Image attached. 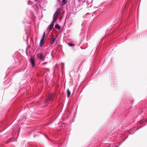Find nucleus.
Wrapping results in <instances>:
<instances>
[{"instance_id":"2eb2a0df","label":"nucleus","mask_w":147,"mask_h":147,"mask_svg":"<svg viewBox=\"0 0 147 147\" xmlns=\"http://www.w3.org/2000/svg\"><path fill=\"white\" fill-rule=\"evenodd\" d=\"M46 63H46V62H45V63H44V65H45V64Z\"/></svg>"},{"instance_id":"ddd939ff","label":"nucleus","mask_w":147,"mask_h":147,"mask_svg":"<svg viewBox=\"0 0 147 147\" xmlns=\"http://www.w3.org/2000/svg\"><path fill=\"white\" fill-rule=\"evenodd\" d=\"M65 4H66L65 3H63V2H62L61 3L60 5L61 6H63V5H64Z\"/></svg>"},{"instance_id":"f8f14e48","label":"nucleus","mask_w":147,"mask_h":147,"mask_svg":"<svg viewBox=\"0 0 147 147\" xmlns=\"http://www.w3.org/2000/svg\"><path fill=\"white\" fill-rule=\"evenodd\" d=\"M62 2L66 3L67 2V0H62Z\"/></svg>"},{"instance_id":"9d476101","label":"nucleus","mask_w":147,"mask_h":147,"mask_svg":"<svg viewBox=\"0 0 147 147\" xmlns=\"http://www.w3.org/2000/svg\"><path fill=\"white\" fill-rule=\"evenodd\" d=\"M68 45L70 46H73L74 45V43H69Z\"/></svg>"},{"instance_id":"dca6fc26","label":"nucleus","mask_w":147,"mask_h":147,"mask_svg":"<svg viewBox=\"0 0 147 147\" xmlns=\"http://www.w3.org/2000/svg\"><path fill=\"white\" fill-rule=\"evenodd\" d=\"M9 142V141H7V143H8Z\"/></svg>"},{"instance_id":"9b49d317","label":"nucleus","mask_w":147,"mask_h":147,"mask_svg":"<svg viewBox=\"0 0 147 147\" xmlns=\"http://www.w3.org/2000/svg\"><path fill=\"white\" fill-rule=\"evenodd\" d=\"M67 96L69 97L71 95V92H67Z\"/></svg>"},{"instance_id":"7ed1b4c3","label":"nucleus","mask_w":147,"mask_h":147,"mask_svg":"<svg viewBox=\"0 0 147 147\" xmlns=\"http://www.w3.org/2000/svg\"><path fill=\"white\" fill-rule=\"evenodd\" d=\"M58 16V15H57V14L56 15L54 14L53 16V22H55L57 21Z\"/></svg>"},{"instance_id":"39448f33","label":"nucleus","mask_w":147,"mask_h":147,"mask_svg":"<svg viewBox=\"0 0 147 147\" xmlns=\"http://www.w3.org/2000/svg\"><path fill=\"white\" fill-rule=\"evenodd\" d=\"M53 94L51 93L49 94L48 96V99L50 100H51L53 98Z\"/></svg>"},{"instance_id":"20e7f679","label":"nucleus","mask_w":147,"mask_h":147,"mask_svg":"<svg viewBox=\"0 0 147 147\" xmlns=\"http://www.w3.org/2000/svg\"><path fill=\"white\" fill-rule=\"evenodd\" d=\"M37 57L40 60H43L44 59L43 55L42 53H40L38 54Z\"/></svg>"},{"instance_id":"4468645a","label":"nucleus","mask_w":147,"mask_h":147,"mask_svg":"<svg viewBox=\"0 0 147 147\" xmlns=\"http://www.w3.org/2000/svg\"><path fill=\"white\" fill-rule=\"evenodd\" d=\"M67 92H70L69 91V90H68L67 91Z\"/></svg>"},{"instance_id":"423d86ee","label":"nucleus","mask_w":147,"mask_h":147,"mask_svg":"<svg viewBox=\"0 0 147 147\" xmlns=\"http://www.w3.org/2000/svg\"><path fill=\"white\" fill-rule=\"evenodd\" d=\"M56 37H54V36L52 37L51 38V40L50 43L51 45L53 44L55 40Z\"/></svg>"},{"instance_id":"1a4fd4ad","label":"nucleus","mask_w":147,"mask_h":147,"mask_svg":"<svg viewBox=\"0 0 147 147\" xmlns=\"http://www.w3.org/2000/svg\"><path fill=\"white\" fill-rule=\"evenodd\" d=\"M55 28L58 30H59L60 28V27L59 26L58 24H57L55 26Z\"/></svg>"},{"instance_id":"f03ea898","label":"nucleus","mask_w":147,"mask_h":147,"mask_svg":"<svg viewBox=\"0 0 147 147\" xmlns=\"http://www.w3.org/2000/svg\"><path fill=\"white\" fill-rule=\"evenodd\" d=\"M30 61L32 65V66H34V58L32 56H31L30 57Z\"/></svg>"},{"instance_id":"f3484780","label":"nucleus","mask_w":147,"mask_h":147,"mask_svg":"<svg viewBox=\"0 0 147 147\" xmlns=\"http://www.w3.org/2000/svg\"><path fill=\"white\" fill-rule=\"evenodd\" d=\"M58 1H59L60 0H57Z\"/></svg>"},{"instance_id":"6e6552de","label":"nucleus","mask_w":147,"mask_h":147,"mask_svg":"<svg viewBox=\"0 0 147 147\" xmlns=\"http://www.w3.org/2000/svg\"><path fill=\"white\" fill-rule=\"evenodd\" d=\"M53 23L54 22H52V23L49 26V31L51 30L52 29V28L54 26V24H53Z\"/></svg>"},{"instance_id":"f257e3e1","label":"nucleus","mask_w":147,"mask_h":147,"mask_svg":"<svg viewBox=\"0 0 147 147\" xmlns=\"http://www.w3.org/2000/svg\"><path fill=\"white\" fill-rule=\"evenodd\" d=\"M45 32H44L42 36V38L41 39L40 43V47L42 46L45 43V42L44 40L45 38Z\"/></svg>"},{"instance_id":"0eeeda50","label":"nucleus","mask_w":147,"mask_h":147,"mask_svg":"<svg viewBox=\"0 0 147 147\" xmlns=\"http://www.w3.org/2000/svg\"><path fill=\"white\" fill-rule=\"evenodd\" d=\"M60 12V10L59 9H57L54 14L59 15Z\"/></svg>"},{"instance_id":"a211bd4d","label":"nucleus","mask_w":147,"mask_h":147,"mask_svg":"<svg viewBox=\"0 0 147 147\" xmlns=\"http://www.w3.org/2000/svg\"><path fill=\"white\" fill-rule=\"evenodd\" d=\"M36 1H37V0H35Z\"/></svg>"}]
</instances>
